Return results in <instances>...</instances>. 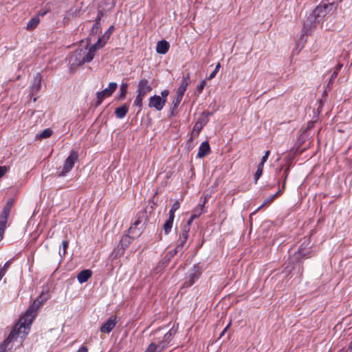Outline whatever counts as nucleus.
I'll return each mask as SVG.
<instances>
[{
  "label": "nucleus",
  "mask_w": 352,
  "mask_h": 352,
  "mask_svg": "<svg viewBox=\"0 0 352 352\" xmlns=\"http://www.w3.org/2000/svg\"><path fill=\"white\" fill-rule=\"evenodd\" d=\"M86 54L87 52L85 50H83L82 48L76 50L74 52L71 60V61H72V64L76 65L77 66L84 65L85 63H82V61L85 60Z\"/></svg>",
  "instance_id": "obj_10"
},
{
  "label": "nucleus",
  "mask_w": 352,
  "mask_h": 352,
  "mask_svg": "<svg viewBox=\"0 0 352 352\" xmlns=\"http://www.w3.org/2000/svg\"><path fill=\"white\" fill-rule=\"evenodd\" d=\"M128 84L126 82L122 83L120 87V94L118 95L119 100H123L126 97L127 93Z\"/></svg>",
  "instance_id": "obj_30"
},
{
  "label": "nucleus",
  "mask_w": 352,
  "mask_h": 352,
  "mask_svg": "<svg viewBox=\"0 0 352 352\" xmlns=\"http://www.w3.org/2000/svg\"><path fill=\"white\" fill-rule=\"evenodd\" d=\"M145 96L137 94V96H135L133 104L138 107L140 108V111L141 110L142 107V100L144 99Z\"/></svg>",
  "instance_id": "obj_34"
},
{
  "label": "nucleus",
  "mask_w": 352,
  "mask_h": 352,
  "mask_svg": "<svg viewBox=\"0 0 352 352\" xmlns=\"http://www.w3.org/2000/svg\"><path fill=\"white\" fill-rule=\"evenodd\" d=\"M190 82V73H187L186 75L183 77L181 85L177 89V94L183 97Z\"/></svg>",
  "instance_id": "obj_13"
},
{
  "label": "nucleus",
  "mask_w": 352,
  "mask_h": 352,
  "mask_svg": "<svg viewBox=\"0 0 352 352\" xmlns=\"http://www.w3.org/2000/svg\"><path fill=\"white\" fill-rule=\"evenodd\" d=\"M289 167L286 168L285 170V172H284L285 178H284V181H283V189L285 188V182H286V179L288 176V174H289Z\"/></svg>",
  "instance_id": "obj_44"
},
{
  "label": "nucleus",
  "mask_w": 352,
  "mask_h": 352,
  "mask_svg": "<svg viewBox=\"0 0 352 352\" xmlns=\"http://www.w3.org/2000/svg\"><path fill=\"white\" fill-rule=\"evenodd\" d=\"M10 213V206L7 203L6 206L3 208L2 212L0 216V226L6 227L8 221L9 214Z\"/></svg>",
  "instance_id": "obj_14"
},
{
  "label": "nucleus",
  "mask_w": 352,
  "mask_h": 352,
  "mask_svg": "<svg viewBox=\"0 0 352 352\" xmlns=\"http://www.w3.org/2000/svg\"><path fill=\"white\" fill-rule=\"evenodd\" d=\"M220 67H221V65H220V63H218V64L216 65V67H215V68H214V72H216V73H217V72H219V70Z\"/></svg>",
  "instance_id": "obj_56"
},
{
  "label": "nucleus",
  "mask_w": 352,
  "mask_h": 352,
  "mask_svg": "<svg viewBox=\"0 0 352 352\" xmlns=\"http://www.w3.org/2000/svg\"><path fill=\"white\" fill-rule=\"evenodd\" d=\"M39 19L38 17L32 18L27 24L26 29L29 31L34 30L38 24Z\"/></svg>",
  "instance_id": "obj_27"
},
{
  "label": "nucleus",
  "mask_w": 352,
  "mask_h": 352,
  "mask_svg": "<svg viewBox=\"0 0 352 352\" xmlns=\"http://www.w3.org/2000/svg\"><path fill=\"white\" fill-rule=\"evenodd\" d=\"M25 336L23 329H19L18 325L15 324L8 337L0 345V352H9L13 346L11 342L16 340L19 336L23 338Z\"/></svg>",
  "instance_id": "obj_3"
},
{
  "label": "nucleus",
  "mask_w": 352,
  "mask_h": 352,
  "mask_svg": "<svg viewBox=\"0 0 352 352\" xmlns=\"http://www.w3.org/2000/svg\"><path fill=\"white\" fill-rule=\"evenodd\" d=\"M217 73L214 72V71L209 75V76L208 77V80H211L213 78H214V76H216Z\"/></svg>",
  "instance_id": "obj_54"
},
{
  "label": "nucleus",
  "mask_w": 352,
  "mask_h": 352,
  "mask_svg": "<svg viewBox=\"0 0 352 352\" xmlns=\"http://www.w3.org/2000/svg\"><path fill=\"white\" fill-rule=\"evenodd\" d=\"M42 81V75L41 73H37L34 78V80L30 87V94L33 96H35L41 89Z\"/></svg>",
  "instance_id": "obj_12"
},
{
  "label": "nucleus",
  "mask_w": 352,
  "mask_h": 352,
  "mask_svg": "<svg viewBox=\"0 0 352 352\" xmlns=\"http://www.w3.org/2000/svg\"><path fill=\"white\" fill-rule=\"evenodd\" d=\"M270 151H267L265 155L263 156L261 163L265 164V162L267 160L268 157L270 155Z\"/></svg>",
  "instance_id": "obj_45"
},
{
  "label": "nucleus",
  "mask_w": 352,
  "mask_h": 352,
  "mask_svg": "<svg viewBox=\"0 0 352 352\" xmlns=\"http://www.w3.org/2000/svg\"><path fill=\"white\" fill-rule=\"evenodd\" d=\"M166 104V99H162L160 96L154 95L149 98L148 107L155 108L157 111H161Z\"/></svg>",
  "instance_id": "obj_9"
},
{
  "label": "nucleus",
  "mask_w": 352,
  "mask_h": 352,
  "mask_svg": "<svg viewBox=\"0 0 352 352\" xmlns=\"http://www.w3.org/2000/svg\"><path fill=\"white\" fill-rule=\"evenodd\" d=\"M170 260H171V256H167L166 254V256L164 257V258L160 261L158 267H166L168 264V263L170 262Z\"/></svg>",
  "instance_id": "obj_36"
},
{
  "label": "nucleus",
  "mask_w": 352,
  "mask_h": 352,
  "mask_svg": "<svg viewBox=\"0 0 352 352\" xmlns=\"http://www.w3.org/2000/svg\"><path fill=\"white\" fill-rule=\"evenodd\" d=\"M308 251L305 250H302L300 248L298 252H295L294 254V258L296 261L300 260L302 258H305V256L307 255Z\"/></svg>",
  "instance_id": "obj_29"
},
{
  "label": "nucleus",
  "mask_w": 352,
  "mask_h": 352,
  "mask_svg": "<svg viewBox=\"0 0 352 352\" xmlns=\"http://www.w3.org/2000/svg\"><path fill=\"white\" fill-rule=\"evenodd\" d=\"M199 214L197 215V214H192L190 217H193V219H195V218H197Z\"/></svg>",
  "instance_id": "obj_60"
},
{
  "label": "nucleus",
  "mask_w": 352,
  "mask_h": 352,
  "mask_svg": "<svg viewBox=\"0 0 352 352\" xmlns=\"http://www.w3.org/2000/svg\"><path fill=\"white\" fill-rule=\"evenodd\" d=\"M52 134V131L50 129H45L40 133H37L35 136L36 139H45L50 137Z\"/></svg>",
  "instance_id": "obj_26"
},
{
  "label": "nucleus",
  "mask_w": 352,
  "mask_h": 352,
  "mask_svg": "<svg viewBox=\"0 0 352 352\" xmlns=\"http://www.w3.org/2000/svg\"><path fill=\"white\" fill-rule=\"evenodd\" d=\"M105 44L106 43L103 42V40L99 37L97 42L92 45L89 49V51L87 52L85 60L82 61V63L91 62L95 56L96 51L104 47Z\"/></svg>",
  "instance_id": "obj_7"
},
{
  "label": "nucleus",
  "mask_w": 352,
  "mask_h": 352,
  "mask_svg": "<svg viewBox=\"0 0 352 352\" xmlns=\"http://www.w3.org/2000/svg\"><path fill=\"white\" fill-rule=\"evenodd\" d=\"M334 8V2L327 3L322 1L304 21L303 31L307 34L308 30L316 23H319L322 19L325 16Z\"/></svg>",
  "instance_id": "obj_2"
},
{
  "label": "nucleus",
  "mask_w": 352,
  "mask_h": 352,
  "mask_svg": "<svg viewBox=\"0 0 352 352\" xmlns=\"http://www.w3.org/2000/svg\"><path fill=\"white\" fill-rule=\"evenodd\" d=\"M6 227L0 226V241L2 240Z\"/></svg>",
  "instance_id": "obj_50"
},
{
  "label": "nucleus",
  "mask_w": 352,
  "mask_h": 352,
  "mask_svg": "<svg viewBox=\"0 0 352 352\" xmlns=\"http://www.w3.org/2000/svg\"><path fill=\"white\" fill-rule=\"evenodd\" d=\"M8 168L6 166H0V178H1L8 171Z\"/></svg>",
  "instance_id": "obj_43"
},
{
  "label": "nucleus",
  "mask_w": 352,
  "mask_h": 352,
  "mask_svg": "<svg viewBox=\"0 0 352 352\" xmlns=\"http://www.w3.org/2000/svg\"><path fill=\"white\" fill-rule=\"evenodd\" d=\"M201 274V270L198 264L194 265L190 270L189 274L186 276L184 283H183L184 287H189L192 286L200 277Z\"/></svg>",
  "instance_id": "obj_5"
},
{
  "label": "nucleus",
  "mask_w": 352,
  "mask_h": 352,
  "mask_svg": "<svg viewBox=\"0 0 352 352\" xmlns=\"http://www.w3.org/2000/svg\"><path fill=\"white\" fill-rule=\"evenodd\" d=\"M153 88L148 79L142 78L140 80L137 87V94L146 96L152 91Z\"/></svg>",
  "instance_id": "obj_8"
},
{
  "label": "nucleus",
  "mask_w": 352,
  "mask_h": 352,
  "mask_svg": "<svg viewBox=\"0 0 352 352\" xmlns=\"http://www.w3.org/2000/svg\"><path fill=\"white\" fill-rule=\"evenodd\" d=\"M346 352H352V341L351 342Z\"/></svg>",
  "instance_id": "obj_57"
},
{
  "label": "nucleus",
  "mask_w": 352,
  "mask_h": 352,
  "mask_svg": "<svg viewBox=\"0 0 352 352\" xmlns=\"http://www.w3.org/2000/svg\"><path fill=\"white\" fill-rule=\"evenodd\" d=\"M78 160V153L77 151L72 150L69 156L66 158L63 167L60 172L57 173L58 177L65 176L73 168L75 163Z\"/></svg>",
  "instance_id": "obj_4"
},
{
  "label": "nucleus",
  "mask_w": 352,
  "mask_h": 352,
  "mask_svg": "<svg viewBox=\"0 0 352 352\" xmlns=\"http://www.w3.org/2000/svg\"><path fill=\"white\" fill-rule=\"evenodd\" d=\"M190 229V226H188V225L185 224L182 227V232H181V234L179 235L181 236H186V237H188Z\"/></svg>",
  "instance_id": "obj_38"
},
{
  "label": "nucleus",
  "mask_w": 352,
  "mask_h": 352,
  "mask_svg": "<svg viewBox=\"0 0 352 352\" xmlns=\"http://www.w3.org/2000/svg\"><path fill=\"white\" fill-rule=\"evenodd\" d=\"M8 203H9V206H10V207L12 206V202L11 201H8Z\"/></svg>",
  "instance_id": "obj_62"
},
{
  "label": "nucleus",
  "mask_w": 352,
  "mask_h": 352,
  "mask_svg": "<svg viewBox=\"0 0 352 352\" xmlns=\"http://www.w3.org/2000/svg\"><path fill=\"white\" fill-rule=\"evenodd\" d=\"M178 254L175 250L173 249V250L170 251L168 253L166 254L167 256H171V258H173L175 255Z\"/></svg>",
  "instance_id": "obj_51"
},
{
  "label": "nucleus",
  "mask_w": 352,
  "mask_h": 352,
  "mask_svg": "<svg viewBox=\"0 0 352 352\" xmlns=\"http://www.w3.org/2000/svg\"><path fill=\"white\" fill-rule=\"evenodd\" d=\"M169 43L165 41L162 40L157 43L156 51L158 54H165L169 49Z\"/></svg>",
  "instance_id": "obj_19"
},
{
  "label": "nucleus",
  "mask_w": 352,
  "mask_h": 352,
  "mask_svg": "<svg viewBox=\"0 0 352 352\" xmlns=\"http://www.w3.org/2000/svg\"><path fill=\"white\" fill-rule=\"evenodd\" d=\"M63 249V254L65 255L66 252V250L68 248L69 242L67 241H63L62 243Z\"/></svg>",
  "instance_id": "obj_48"
},
{
  "label": "nucleus",
  "mask_w": 352,
  "mask_h": 352,
  "mask_svg": "<svg viewBox=\"0 0 352 352\" xmlns=\"http://www.w3.org/2000/svg\"><path fill=\"white\" fill-rule=\"evenodd\" d=\"M338 72L337 71H334L331 76V78L329 79V83H333V80L337 78L338 76Z\"/></svg>",
  "instance_id": "obj_47"
},
{
  "label": "nucleus",
  "mask_w": 352,
  "mask_h": 352,
  "mask_svg": "<svg viewBox=\"0 0 352 352\" xmlns=\"http://www.w3.org/2000/svg\"><path fill=\"white\" fill-rule=\"evenodd\" d=\"M182 98H183L182 96L177 94L176 98L173 100L172 107H171L172 108L171 115L174 114V110L178 107Z\"/></svg>",
  "instance_id": "obj_33"
},
{
  "label": "nucleus",
  "mask_w": 352,
  "mask_h": 352,
  "mask_svg": "<svg viewBox=\"0 0 352 352\" xmlns=\"http://www.w3.org/2000/svg\"><path fill=\"white\" fill-rule=\"evenodd\" d=\"M134 239L135 238H133L132 236H130L128 234L124 235L122 237V239L120 241V243L118 246V251H120V250H122V251L123 252L124 250L129 246V245L131 243L133 239Z\"/></svg>",
  "instance_id": "obj_15"
},
{
  "label": "nucleus",
  "mask_w": 352,
  "mask_h": 352,
  "mask_svg": "<svg viewBox=\"0 0 352 352\" xmlns=\"http://www.w3.org/2000/svg\"><path fill=\"white\" fill-rule=\"evenodd\" d=\"M158 348H160L159 344L152 342L148 345L144 352H155Z\"/></svg>",
  "instance_id": "obj_37"
},
{
  "label": "nucleus",
  "mask_w": 352,
  "mask_h": 352,
  "mask_svg": "<svg viewBox=\"0 0 352 352\" xmlns=\"http://www.w3.org/2000/svg\"><path fill=\"white\" fill-rule=\"evenodd\" d=\"M187 239H188V237H186V236H181L179 235V239L177 241V245H179V246L184 248L186 246V244Z\"/></svg>",
  "instance_id": "obj_39"
},
{
  "label": "nucleus",
  "mask_w": 352,
  "mask_h": 352,
  "mask_svg": "<svg viewBox=\"0 0 352 352\" xmlns=\"http://www.w3.org/2000/svg\"><path fill=\"white\" fill-rule=\"evenodd\" d=\"M230 323H229L225 328L223 330V331L221 333L220 336H219V338L222 337L224 333H226V331H227V329L229 328L230 327Z\"/></svg>",
  "instance_id": "obj_53"
},
{
  "label": "nucleus",
  "mask_w": 352,
  "mask_h": 352,
  "mask_svg": "<svg viewBox=\"0 0 352 352\" xmlns=\"http://www.w3.org/2000/svg\"><path fill=\"white\" fill-rule=\"evenodd\" d=\"M113 30H114V26L111 25L108 28V30L102 34V36H100L102 40H103V42H105V43L107 42V41L109 39L111 35L112 34Z\"/></svg>",
  "instance_id": "obj_31"
},
{
  "label": "nucleus",
  "mask_w": 352,
  "mask_h": 352,
  "mask_svg": "<svg viewBox=\"0 0 352 352\" xmlns=\"http://www.w3.org/2000/svg\"><path fill=\"white\" fill-rule=\"evenodd\" d=\"M117 318L115 316H111L100 327V331L105 333H110L116 327Z\"/></svg>",
  "instance_id": "obj_11"
},
{
  "label": "nucleus",
  "mask_w": 352,
  "mask_h": 352,
  "mask_svg": "<svg viewBox=\"0 0 352 352\" xmlns=\"http://www.w3.org/2000/svg\"><path fill=\"white\" fill-rule=\"evenodd\" d=\"M80 11L78 10H75L74 11L72 12V16H76L77 15V13H78Z\"/></svg>",
  "instance_id": "obj_59"
},
{
  "label": "nucleus",
  "mask_w": 352,
  "mask_h": 352,
  "mask_svg": "<svg viewBox=\"0 0 352 352\" xmlns=\"http://www.w3.org/2000/svg\"><path fill=\"white\" fill-rule=\"evenodd\" d=\"M101 30V25L100 21L95 19L94 24L93 25L91 30H90V34H97L100 32Z\"/></svg>",
  "instance_id": "obj_28"
},
{
  "label": "nucleus",
  "mask_w": 352,
  "mask_h": 352,
  "mask_svg": "<svg viewBox=\"0 0 352 352\" xmlns=\"http://www.w3.org/2000/svg\"><path fill=\"white\" fill-rule=\"evenodd\" d=\"M263 166H264V164L261 163V162L258 165L257 170H256V171L254 174V177L255 183L257 182V181L258 180V179L261 177V175L263 174Z\"/></svg>",
  "instance_id": "obj_32"
},
{
  "label": "nucleus",
  "mask_w": 352,
  "mask_h": 352,
  "mask_svg": "<svg viewBox=\"0 0 352 352\" xmlns=\"http://www.w3.org/2000/svg\"><path fill=\"white\" fill-rule=\"evenodd\" d=\"M169 94V91L167 90V89H164L163 90L162 92H161V96H160L162 99H166V98L168 97Z\"/></svg>",
  "instance_id": "obj_46"
},
{
  "label": "nucleus",
  "mask_w": 352,
  "mask_h": 352,
  "mask_svg": "<svg viewBox=\"0 0 352 352\" xmlns=\"http://www.w3.org/2000/svg\"><path fill=\"white\" fill-rule=\"evenodd\" d=\"M118 85L116 82H112L109 84L107 88H105L101 91L96 93V101L95 106L98 107L102 102L105 98L111 96L116 91Z\"/></svg>",
  "instance_id": "obj_6"
},
{
  "label": "nucleus",
  "mask_w": 352,
  "mask_h": 352,
  "mask_svg": "<svg viewBox=\"0 0 352 352\" xmlns=\"http://www.w3.org/2000/svg\"><path fill=\"white\" fill-rule=\"evenodd\" d=\"M88 349L86 346H81L77 352H87Z\"/></svg>",
  "instance_id": "obj_52"
},
{
  "label": "nucleus",
  "mask_w": 352,
  "mask_h": 352,
  "mask_svg": "<svg viewBox=\"0 0 352 352\" xmlns=\"http://www.w3.org/2000/svg\"><path fill=\"white\" fill-rule=\"evenodd\" d=\"M180 204L178 201H175L173 204L172 205L170 210L168 212V216H170L172 217L175 218V212L179 208Z\"/></svg>",
  "instance_id": "obj_35"
},
{
  "label": "nucleus",
  "mask_w": 352,
  "mask_h": 352,
  "mask_svg": "<svg viewBox=\"0 0 352 352\" xmlns=\"http://www.w3.org/2000/svg\"><path fill=\"white\" fill-rule=\"evenodd\" d=\"M107 11H104L102 8H100L97 13V16L96 18L98 21H101L102 16H104Z\"/></svg>",
  "instance_id": "obj_42"
},
{
  "label": "nucleus",
  "mask_w": 352,
  "mask_h": 352,
  "mask_svg": "<svg viewBox=\"0 0 352 352\" xmlns=\"http://www.w3.org/2000/svg\"><path fill=\"white\" fill-rule=\"evenodd\" d=\"M46 298L41 295L36 299L31 306L25 311V314L20 317L16 325H18L19 329H23V335H27L30 331V325L32 324L34 318L36 315V311L39 307L46 301Z\"/></svg>",
  "instance_id": "obj_1"
},
{
  "label": "nucleus",
  "mask_w": 352,
  "mask_h": 352,
  "mask_svg": "<svg viewBox=\"0 0 352 352\" xmlns=\"http://www.w3.org/2000/svg\"><path fill=\"white\" fill-rule=\"evenodd\" d=\"M206 85V80H203L196 87L197 92H198L199 94L201 93Z\"/></svg>",
  "instance_id": "obj_40"
},
{
  "label": "nucleus",
  "mask_w": 352,
  "mask_h": 352,
  "mask_svg": "<svg viewBox=\"0 0 352 352\" xmlns=\"http://www.w3.org/2000/svg\"><path fill=\"white\" fill-rule=\"evenodd\" d=\"M183 249L184 248L179 246V245L177 244V245L175 246V248H174V250H175V252H177V253H179L181 252V254H182V251H183Z\"/></svg>",
  "instance_id": "obj_49"
},
{
  "label": "nucleus",
  "mask_w": 352,
  "mask_h": 352,
  "mask_svg": "<svg viewBox=\"0 0 352 352\" xmlns=\"http://www.w3.org/2000/svg\"><path fill=\"white\" fill-rule=\"evenodd\" d=\"M116 0H102L100 6V8H102L104 11L111 10L115 5Z\"/></svg>",
  "instance_id": "obj_22"
},
{
  "label": "nucleus",
  "mask_w": 352,
  "mask_h": 352,
  "mask_svg": "<svg viewBox=\"0 0 352 352\" xmlns=\"http://www.w3.org/2000/svg\"><path fill=\"white\" fill-rule=\"evenodd\" d=\"M201 129L202 124L201 122H197L193 127V130L191 133V138L189 139V141H192L195 137L198 136Z\"/></svg>",
  "instance_id": "obj_25"
},
{
  "label": "nucleus",
  "mask_w": 352,
  "mask_h": 352,
  "mask_svg": "<svg viewBox=\"0 0 352 352\" xmlns=\"http://www.w3.org/2000/svg\"><path fill=\"white\" fill-rule=\"evenodd\" d=\"M281 190H278L276 193L274 195H272L267 198H266L263 202V204L260 206L254 212L251 214V215L255 214L257 211H258L262 207H263L265 204H270L274 201V199L280 193Z\"/></svg>",
  "instance_id": "obj_24"
},
{
  "label": "nucleus",
  "mask_w": 352,
  "mask_h": 352,
  "mask_svg": "<svg viewBox=\"0 0 352 352\" xmlns=\"http://www.w3.org/2000/svg\"><path fill=\"white\" fill-rule=\"evenodd\" d=\"M10 265V261H8L4 264L3 267L0 269V272H1V278H3V276L5 275L7 269L9 267Z\"/></svg>",
  "instance_id": "obj_41"
},
{
  "label": "nucleus",
  "mask_w": 352,
  "mask_h": 352,
  "mask_svg": "<svg viewBox=\"0 0 352 352\" xmlns=\"http://www.w3.org/2000/svg\"><path fill=\"white\" fill-rule=\"evenodd\" d=\"M342 67V64L339 63V64L338 65V66L336 67V71H337V72H338V71H339Z\"/></svg>",
  "instance_id": "obj_58"
},
{
  "label": "nucleus",
  "mask_w": 352,
  "mask_h": 352,
  "mask_svg": "<svg viewBox=\"0 0 352 352\" xmlns=\"http://www.w3.org/2000/svg\"><path fill=\"white\" fill-rule=\"evenodd\" d=\"M33 100L35 102V101L36 100V97H34V98H33Z\"/></svg>",
  "instance_id": "obj_64"
},
{
  "label": "nucleus",
  "mask_w": 352,
  "mask_h": 352,
  "mask_svg": "<svg viewBox=\"0 0 352 352\" xmlns=\"http://www.w3.org/2000/svg\"><path fill=\"white\" fill-rule=\"evenodd\" d=\"M174 219V217L168 216V219L165 221L163 226V230L164 231L165 234H168L170 232L173 225Z\"/></svg>",
  "instance_id": "obj_23"
},
{
  "label": "nucleus",
  "mask_w": 352,
  "mask_h": 352,
  "mask_svg": "<svg viewBox=\"0 0 352 352\" xmlns=\"http://www.w3.org/2000/svg\"><path fill=\"white\" fill-rule=\"evenodd\" d=\"M128 111L129 105L127 104H124L121 107L116 109L115 115L118 118L122 119L126 116Z\"/></svg>",
  "instance_id": "obj_21"
},
{
  "label": "nucleus",
  "mask_w": 352,
  "mask_h": 352,
  "mask_svg": "<svg viewBox=\"0 0 352 352\" xmlns=\"http://www.w3.org/2000/svg\"><path fill=\"white\" fill-rule=\"evenodd\" d=\"M141 221L139 219L135 221L129 229V232L133 238L140 236L142 232V228H138V226L140 224Z\"/></svg>",
  "instance_id": "obj_17"
},
{
  "label": "nucleus",
  "mask_w": 352,
  "mask_h": 352,
  "mask_svg": "<svg viewBox=\"0 0 352 352\" xmlns=\"http://www.w3.org/2000/svg\"><path fill=\"white\" fill-rule=\"evenodd\" d=\"M193 217H190V219L187 221V222L186 223V225H188V226H191L192 224V222L193 221Z\"/></svg>",
  "instance_id": "obj_55"
},
{
  "label": "nucleus",
  "mask_w": 352,
  "mask_h": 352,
  "mask_svg": "<svg viewBox=\"0 0 352 352\" xmlns=\"http://www.w3.org/2000/svg\"><path fill=\"white\" fill-rule=\"evenodd\" d=\"M91 275L92 272L91 270H84L78 274L77 278L80 283H84L88 280Z\"/></svg>",
  "instance_id": "obj_20"
},
{
  "label": "nucleus",
  "mask_w": 352,
  "mask_h": 352,
  "mask_svg": "<svg viewBox=\"0 0 352 352\" xmlns=\"http://www.w3.org/2000/svg\"><path fill=\"white\" fill-rule=\"evenodd\" d=\"M206 199L205 198V199H204V204H203V205L201 206V207H204V204H205V203H206Z\"/></svg>",
  "instance_id": "obj_61"
},
{
  "label": "nucleus",
  "mask_w": 352,
  "mask_h": 352,
  "mask_svg": "<svg viewBox=\"0 0 352 352\" xmlns=\"http://www.w3.org/2000/svg\"><path fill=\"white\" fill-rule=\"evenodd\" d=\"M207 115H208V116H210V115H212V113H209V112H208V113H207Z\"/></svg>",
  "instance_id": "obj_63"
},
{
  "label": "nucleus",
  "mask_w": 352,
  "mask_h": 352,
  "mask_svg": "<svg viewBox=\"0 0 352 352\" xmlns=\"http://www.w3.org/2000/svg\"><path fill=\"white\" fill-rule=\"evenodd\" d=\"M177 333V329H175L173 326L168 333H166L164 336V340L159 344V346H160L161 349L164 348L166 344H167L173 338V337Z\"/></svg>",
  "instance_id": "obj_16"
},
{
  "label": "nucleus",
  "mask_w": 352,
  "mask_h": 352,
  "mask_svg": "<svg viewBox=\"0 0 352 352\" xmlns=\"http://www.w3.org/2000/svg\"><path fill=\"white\" fill-rule=\"evenodd\" d=\"M210 151V146L208 141L203 142L198 151L197 157L199 158H203L206 155H207Z\"/></svg>",
  "instance_id": "obj_18"
}]
</instances>
